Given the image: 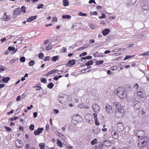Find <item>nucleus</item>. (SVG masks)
<instances>
[{"label": "nucleus", "instance_id": "obj_1", "mask_svg": "<svg viewBox=\"0 0 149 149\" xmlns=\"http://www.w3.org/2000/svg\"><path fill=\"white\" fill-rule=\"evenodd\" d=\"M117 93L120 98H123L127 96V91L125 88L123 87H119L118 88Z\"/></svg>", "mask_w": 149, "mask_h": 149}, {"label": "nucleus", "instance_id": "obj_2", "mask_svg": "<svg viewBox=\"0 0 149 149\" xmlns=\"http://www.w3.org/2000/svg\"><path fill=\"white\" fill-rule=\"evenodd\" d=\"M142 101H137L135 99L131 97L130 99L129 100V102H133L134 106V108L138 109L140 108L141 106V104Z\"/></svg>", "mask_w": 149, "mask_h": 149}, {"label": "nucleus", "instance_id": "obj_3", "mask_svg": "<svg viewBox=\"0 0 149 149\" xmlns=\"http://www.w3.org/2000/svg\"><path fill=\"white\" fill-rule=\"evenodd\" d=\"M124 110L122 109L119 108L116 110L115 112V115L118 118H121L123 117L124 114Z\"/></svg>", "mask_w": 149, "mask_h": 149}, {"label": "nucleus", "instance_id": "obj_4", "mask_svg": "<svg viewBox=\"0 0 149 149\" xmlns=\"http://www.w3.org/2000/svg\"><path fill=\"white\" fill-rule=\"evenodd\" d=\"M81 118L79 116L78 114L72 117V122L75 125L76 124L79 122V119H81Z\"/></svg>", "mask_w": 149, "mask_h": 149}, {"label": "nucleus", "instance_id": "obj_5", "mask_svg": "<svg viewBox=\"0 0 149 149\" xmlns=\"http://www.w3.org/2000/svg\"><path fill=\"white\" fill-rule=\"evenodd\" d=\"M76 61L74 59H72L69 60L67 63L66 64V67H72L74 65L76 62Z\"/></svg>", "mask_w": 149, "mask_h": 149}, {"label": "nucleus", "instance_id": "obj_6", "mask_svg": "<svg viewBox=\"0 0 149 149\" xmlns=\"http://www.w3.org/2000/svg\"><path fill=\"white\" fill-rule=\"evenodd\" d=\"M44 128L42 127L38 128L37 130H35L34 132V134L35 135H39L42 132Z\"/></svg>", "mask_w": 149, "mask_h": 149}, {"label": "nucleus", "instance_id": "obj_7", "mask_svg": "<svg viewBox=\"0 0 149 149\" xmlns=\"http://www.w3.org/2000/svg\"><path fill=\"white\" fill-rule=\"evenodd\" d=\"M92 108L95 112H98L100 109L98 105L96 104H93L92 105Z\"/></svg>", "mask_w": 149, "mask_h": 149}, {"label": "nucleus", "instance_id": "obj_8", "mask_svg": "<svg viewBox=\"0 0 149 149\" xmlns=\"http://www.w3.org/2000/svg\"><path fill=\"white\" fill-rule=\"evenodd\" d=\"M143 12L147 11L149 10V4L147 3L145 4L142 6L141 8Z\"/></svg>", "mask_w": 149, "mask_h": 149}, {"label": "nucleus", "instance_id": "obj_9", "mask_svg": "<svg viewBox=\"0 0 149 149\" xmlns=\"http://www.w3.org/2000/svg\"><path fill=\"white\" fill-rule=\"evenodd\" d=\"M22 142L19 139H18L16 142V146L18 148H20L22 147Z\"/></svg>", "mask_w": 149, "mask_h": 149}, {"label": "nucleus", "instance_id": "obj_10", "mask_svg": "<svg viewBox=\"0 0 149 149\" xmlns=\"http://www.w3.org/2000/svg\"><path fill=\"white\" fill-rule=\"evenodd\" d=\"M105 108L107 113H110L112 111V107L111 106L109 105H107L105 107Z\"/></svg>", "mask_w": 149, "mask_h": 149}, {"label": "nucleus", "instance_id": "obj_11", "mask_svg": "<svg viewBox=\"0 0 149 149\" xmlns=\"http://www.w3.org/2000/svg\"><path fill=\"white\" fill-rule=\"evenodd\" d=\"M123 126L121 123H118L117 125V130L118 131H121L123 130Z\"/></svg>", "mask_w": 149, "mask_h": 149}, {"label": "nucleus", "instance_id": "obj_12", "mask_svg": "<svg viewBox=\"0 0 149 149\" xmlns=\"http://www.w3.org/2000/svg\"><path fill=\"white\" fill-rule=\"evenodd\" d=\"M138 96L141 98H144L145 96V95L144 93L142 91H139L137 92Z\"/></svg>", "mask_w": 149, "mask_h": 149}, {"label": "nucleus", "instance_id": "obj_13", "mask_svg": "<svg viewBox=\"0 0 149 149\" xmlns=\"http://www.w3.org/2000/svg\"><path fill=\"white\" fill-rule=\"evenodd\" d=\"M14 14L17 15H19L21 13L20 9L19 8H16L13 11Z\"/></svg>", "mask_w": 149, "mask_h": 149}, {"label": "nucleus", "instance_id": "obj_14", "mask_svg": "<svg viewBox=\"0 0 149 149\" xmlns=\"http://www.w3.org/2000/svg\"><path fill=\"white\" fill-rule=\"evenodd\" d=\"M111 134L113 138L115 139H117L118 137V134L116 133L115 131H112L111 132Z\"/></svg>", "mask_w": 149, "mask_h": 149}, {"label": "nucleus", "instance_id": "obj_15", "mask_svg": "<svg viewBox=\"0 0 149 149\" xmlns=\"http://www.w3.org/2000/svg\"><path fill=\"white\" fill-rule=\"evenodd\" d=\"M110 30L108 29H104L102 32L103 35L104 36H106L108 35L109 33Z\"/></svg>", "mask_w": 149, "mask_h": 149}, {"label": "nucleus", "instance_id": "obj_16", "mask_svg": "<svg viewBox=\"0 0 149 149\" xmlns=\"http://www.w3.org/2000/svg\"><path fill=\"white\" fill-rule=\"evenodd\" d=\"M36 16H32L31 17H29L27 20V21L28 22H30L33 20L36 19Z\"/></svg>", "mask_w": 149, "mask_h": 149}, {"label": "nucleus", "instance_id": "obj_17", "mask_svg": "<svg viewBox=\"0 0 149 149\" xmlns=\"http://www.w3.org/2000/svg\"><path fill=\"white\" fill-rule=\"evenodd\" d=\"M110 143L109 140H106L103 141V145L105 146H109Z\"/></svg>", "mask_w": 149, "mask_h": 149}, {"label": "nucleus", "instance_id": "obj_18", "mask_svg": "<svg viewBox=\"0 0 149 149\" xmlns=\"http://www.w3.org/2000/svg\"><path fill=\"white\" fill-rule=\"evenodd\" d=\"M113 105L116 106V108L117 109L120 108V107H121L120 104L117 102H114L113 103Z\"/></svg>", "mask_w": 149, "mask_h": 149}, {"label": "nucleus", "instance_id": "obj_19", "mask_svg": "<svg viewBox=\"0 0 149 149\" xmlns=\"http://www.w3.org/2000/svg\"><path fill=\"white\" fill-rule=\"evenodd\" d=\"M93 131L94 133L97 134L100 132V130L97 127H95L94 129L93 130Z\"/></svg>", "mask_w": 149, "mask_h": 149}, {"label": "nucleus", "instance_id": "obj_20", "mask_svg": "<svg viewBox=\"0 0 149 149\" xmlns=\"http://www.w3.org/2000/svg\"><path fill=\"white\" fill-rule=\"evenodd\" d=\"M147 141H145L144 139H141L140 141V143H141L144 146H146L147 143Z\"/></svg>", "mask_w": 149, "mask_h": 149}, {"label": "nucleus", "instance_id": "obj_21", "mask_svg": "<svg viewBox=\"0 0 149 149\" xmlns=\"http://www.w3.org/2000/svg\"><path fill=\"white\" fill-rule=\"evenodd\" d=\"M63 5L65 6H66L69 5V3L68 0H63Z\"/></svg>", "mask_w": 149, "mask_h": 149}, {"label": "nucleus", "instance_id": "obj_22", "mask_svg": "<svg viewBox=\"0 0 149 149\" xmlns=\"http://www.w3.org/2000/svg\"><path fill=\"white\" fill-rule=\"evenodd\" d=\"M59 58L58 56H55L52 57V60L53 62H56L57 60H58Z\"/></svg>", "mask_w": 149, "mask_h": 149}, {"label": "nucleus", "instance_id": "obj_23", "mask_svg": "<svg viewBox=\"0 0 149 149\" xmlns=\"http://www.w3.org/2000/svg\"><path fill=\"white\" fill-rule=\"evenodd\" d=\"M10 80V77H7L3 78L2 80L4 82L6 83L8 82Z\"/></svg>", "mask_w": 149, "mask_h": 149}, {"label": "nucleus", "instance_id": "obj_24", "mask_svg": "<svg viewBox=\"0 0 149 149\" xmlns=\"http://www.w3.org/2000/svg\"><path fill=\"white\" fill-rule=\"evenodd\" d=\"M57 145L58 146L60 147H62L63 146L62 143L59 139H57Z\"/></svg>", "mask_w": 149, "mask_h": 149}, {"label": "nucleus", "instance_id": "obj_25", "mask_svg": "<svg viewBox=\"0 0 149 149\" xmlns=\"http://www.w3.org/2000/svg\"><path fill=\"white\" fill-rule=\"evenodd\" d=\"M45 145V143H42L39 144V147L40 149H44Z\"/></svg>", "mask_w": 149, "mask_h": 149}, {"label": "nucleus", "instance_id": "obj_26", "mask_svg": "<svg viewBox=\"0 0 149 149\" xmlns=\"http://www.w3.org/2000/svg\"><path fill=\"white\" fill-rule=\"evenodd\" d=\"M104 62L103 60L100 61H97L95 62V64L97 65H99L101 64Z\"/></svg>", "mask_w": 149, "mask_h": 149}, {"label": "nucleus", "instance_id": "obj_27", "mask_svg": "<svg viewBox=\"0 0 149 149\" xmlns=\"http://www.w3.org/2000/svg\"><path fill=\"white\" fill-rule=\"evenodd\" d=\"M62 17L64 19H70L71 18V16L69 15H63L62 16Z\"/></svg>", "mask_w": 149, "mask_h": 149}, {"label": "nucleus", "instance_id": "obj_28", "mask_svg": "<svg viewBox=\"0 0 149 149\" xmlns=\"http://www.w3.org/2000/svg\"><path fill=\"white\" fill-rule=\"evenodd\" d=\"M35 64V62L33 60H31L28 63L29 66H33Z\"/></svg>", "mask_w": 149, "mask_h": 149}, {"label": "nucleus", "instance_id": "obj_29", "mask_svg": "<svg viewBox=\"0 0 149 149\" xmlns=\"http://www.w3.org/2000/svg\"><path fill=\"white\" fill-rule=\"evenodd\" d=\"M58 70L57 69H53L49 72V74L50 75L58 71Z\"/></svg>", "mask_w": 149, "mask_h": 149}, {"label": "nucleus", "instance_id": "obj_30", "mask_svg": "<svg viewBox=\"0 0 149 149\" xmlns=\"http://www.w3.org/2000/svg\"><path fill=\"white\" fill-rule=\"evenodd\" d=\"M93 63V61L92 60L89 61L88 62L86 63L85 65H86L89 66L92 65Z\"/></svg>", "mask_w": 149, "mask_h": 149}, {"label": "nucleus", "instance_id": "obj_31", "mask_svg": "<svg viewBox=\"0 0 149 149\" xmlns=\"http://www.w3.org/2000/svg\"><path fill=\"white\" fill-rule=\"evenodd\" d=\"M54 86V84L52 82H50L47 85V87L49 88L52 89Z\"/></svg>", "mask_w": 149, "mask_h": 149}, {"label": "nucleus", "instance_id": "obj_32", "mask_svg": "<svg viewBox=\"0 0 149 149\" xmlns=\"http://www.w3.org/2000/svg\"><path fill=\"white\" fill-rule=\"evenodd\" d=\"M58 97H59V98L58 99V100L59 102L60 103H62V101L64 97L61 96L60 95H59V96Z\"/></svg>", "mask_w": 149, "mask_h": 149}, {"label": "nucleus", "instance_id": "obj_33", "mask_svg": "<svg viewBox=\"0 0 149 149\" xmlns=\"http://www.w3.org/2000/svg\"><path fill=\"white\" fill-rule=\"evenodd\" d=\"M52 45L51 44H49L48 46L46 47V49L47 51L49 50L52 49Z\"/></svg>", "mask_w": 149, "mask_h": 149}, {"label": "nucleus", "instance_id": "obj_34", "mask_svg": "<svg viewBox=\"0 0 149 149\" xmlns=\"http://www.w3.org/2000/svg\"><path fill=\"white\" fill-rule=\"evenodd\" d=\"M79 15L81 16L86 17L87 16V14L86 13H83L82 12H79L78 13Z\"/></svg>", "mask_w": 149, "mask_h": 149}, {"label": "nucleus", "instance_id": "obj_35", "mask_svg": "<svg viewBox=\"0 0 149 149\" xmlns=\"http://www.w3.org/2000/svg\"><path fill=\"white\" fill-rule=\"evenodd\" d=\"M7 69L6 67H4L2 65H0V72L1 71L2 72L3 71Z\"/></svg>", "mask_w": 149, "mask_h": 149}, {"label": "nucleus", "instance_id": "obj_36", "mask_svg": "<svg viewBox=\"0 0 149 149\" xmlns=\"http://www.w3.org/2000/svg\"><path fill=\"white\" fill-rule=\"evenodd\" d=\"M26 8L25 6H22L21 8V11L24 13H26Z\"/></svg>", "mask_w": 149, "mask_h": 149}, {"label": "nucleus", "instance_id": "obj_37", "mask_svg": "<svg viewBox=\"0 0 149 149\" xmlns=\"http://www.w3.org/2000/svg\"><path fill=\"white\" fill-rule=\"evenodd\" d=\"M34 125L33 124L29 126V129L31 131L34 130Z\"/></svg>", "mask_w": 149, "mask_h": 149}, {"label": "nucleus", "instance_id": "obj_38", "mask_svg": "<svg viewBox=\"0 0 149 149\" xmlns=\"http://www.w3.org/2000/svg\"><path fill=\"white\" fill-rule=\"evenodd\" d=\"M129 4H133L135 3L136 2V0H128Z\"/></svg>", "mask_w": 149, "mask_h": 149}, {"label": "nucleus", "instance_id": "obj_39", "mask_svg": "<svg viewBox=\"0 0 149 149\" xmlns=\"http://www.w3.org/2000/svg\"><path fill=\"white\" fill-rule=\"evenodd\" d=\"M50 57L49 56H47L45 57L44 59V60L45 61H49L50 60Z\"/></svg>", "mask_w": 149, "mask_h": 149}, {"label": "nucleus", "instance_id": "obj_40", "mask_svg": "<svg viewBox=\"0 0 149 149\" xmlns=\"http://www.w3.org/2000/svg\"><path fill=\"white\" fill-rule=\"evenodd\" d=\"M134 55H133V56H125V58H124V59L123 60H127V59H128V58H132V57H134Z\"/></svg>", "mask_w": 149, "mask_h": 149}, {"label": "nucleus", "instance_id": "obj_41", "mask_svg": "<svg viewBox=\"0 0 149 149\" xmlns=\"http://www.w3.org/2000/svg\"><path fill=\"white\" fill-rule=\"evenodd\" d=\"M8 49L10 51L15 50V48L14 47H9Z\"/></svg>", "mask_w": 149, "mask_h": 149}, {"label": "nucleus", "instance_id": "obj_42", "mask_svg": "<svg viewBox=\"0 0 149 149\" xmlns=\"http://www.w3.org/2000/svg\"><path fill=\"white\" fill-rule=\"evenodd\" d=\"M44 7V5L43 4H40L38 5L37 8L39 9L40 8H43Z\"/></svg>", "mask_w": 149, "mask_h": 149}, {"label": "nucleus", "instance_id": "obj_43", "mask_svg": "<svg viewBox=\"0 0 149 149\" xmlns=\"http://www.w3.org/2000/svg\"><path fill=\"white\" fill-rule=\"evenodd\" d=\"M40 84H38V85H37L36 86H35V87H38V88H37L36 90V91H40L41 89V86H40Z\"/></svg>", "mask_w": 149, "mask_h": 149}, {"label": "nucleus", "instance_id": "obj_44", "mask_svg": "<svg viewBox=\"0 0 149 149\" xmlns=\"http://www.w3.org/2000/svg\"><path fill=\"white\" fill-rule=\"evenodd\" d=\"M20 61L22 62H24L25 61V58L24 56H22L20 58Z\"/></svg>", "mask_w": 149, "mask_h": 149}, {"label": "nucleus", "instance_id": "obj_45", "mask_svg": "<svg viewBox=\"0 0 149 149\" xmlns=\"http://www.w3.org/2000/svg\"><path fill=\"white\" fill-rule=\"evenodd\" d=\"M43 56V54L42 53H40L38 56V58L40 59H42V58Z\"/></svg>", "mask_w": 149, "mask_h": 149}, {"label": "nucleus", "instance_id": "obj_46", "mask_svg": "<svg viewBox=\"0 0 149 149\" xmlns=\"http://www.w3.org/2000/svg\"><path fill=\"white\" fill-rule=\"evenodd\" d=\"M4 127L5 128L7 131L9 132H11V129L10 127H9L6 126H4Z\"/></svg>", "mask_w": 149, "mask_h": 149}, {"label": "nucleus", "instance_id": "obj_47", "mask_svg": "<svg viewBox=\"0 0 149 149\" xmlns=\"http://www.w3.org/2000/svg\"><path fill=\"white\" fill-rule=\"evenodd\" d=\"M97 141V140L96 139L93 140L91 142V143L92 145H93L95 144Z\"/></svg>", "mask_w": 149, "mask_h": 149}, {"label": "nucleus", "instance_id": "obj_48", "mask_svg": "<svg viewBox=\"0 0 149 149\" xmlns=\"http://www.w3.org/2000/svg\"><path fill=\"white\" fill-rule=\"evenodd\" d=\"M41 81L42 83H45L47 82V80L45 78H42L41 79Z\"/></svg>", "mask_w": 149, "mask_h": 149}, {"label": "nucleus", "instance_id": "obj_49", "mask_svg": "<svg viewBox=\"0 0 149 149\" xmlns=\"http://www.w3.org/2000/svg\"><path fill=\"white\" fill-rule=\"evenodd\" d=\"M138 147L140 148H143L144 146L141 143H140V141L138 143Z\"/></svg>", "mask_w": 149, "mask_h": 149}, {"label": "nucleus", "instance_id": "obj_50", "mask_svg": "<svg viewBox=\"0 0 149 149\" xmlns=\"http://www.w3.org/2000/svg\"><path fill=\"white\" fill-rule=\"evenodd\" d=\"M91 116V115L89 114H86L85 116V118H86V120L87 119V120H88V119L89 118V117H90Z\"/></svg>", "mask_w": 149, "mask_h": 149}, {"label": "nucleus", "instance_id": "obj_51", "mask_svg": "<svg viewBox=\"0 0 149 149\" xmlns=\"http://www.w3.org/2000/svg\"><path fill=\"white\" fill-rule=\"evenodd\" d=\"M99 55V53L96 52L95 54H93V56L95 57H98V56Z\"/></svg>", "mask_w": 149, "mask_h": 149}, {"label": "nucleus", "instance_id": "obj_52", "mask_svg": "<svg viewBox=\"0 0 149 149\" xmlns=\"http://www.w3.org/2000/svg\"><path fill=\"white\" fill-rule=\"evenodd\" d=\"M52 21L54 22H56L57 21V18L56 17H53L52 18Z\"/></svg>", "mask_w": 149, "mask_h": 149}, {"label": "nucleus", "instance_id": "obj_53", "mask_svg": "<svg viewBox=\"0 0 149 149\" xmlns=\"http://www.w3.org/2000/svg\"><path fill=\"white\" fill-rule=\"evenodd\" d=\"M125 62H122L120 63H119V67H122L124 66L125 65Z\"/></svg>", "mask_w": 149, "mask_h": 149}, {"label": "nucleus", "instance_id": "obj_54", "mask_svg": "<svg viewBox=\"0 0 149 149\" xmlns=\"http://www.w3.org/2000/svg\"><path fill=\"white\" fill-rule=\"evenodd\" d=\"M103 145H104L103 144V143L102 142H101L100 143L99 145H98V146H99L98 147H99L100 148H101L103 147Z\"/></svg>", "mask_w": 149, "mask_h": 149}, {"label": "nucleus", "instance_id": "obj_55", "mask_svg": "<svg viewBox=\"0 0 149 149\" xmlns=\"http://www.w3.org/2000/svg\"><path fill=\"white\" fill-rule=\"evenodd\" d=\"M94 120H95V125H99L100 124L98 122L97 118Z\"/></svg>", "mask_w": 149, "mask_h": 149}, {"label": "nucleus", "instance_id": "obj_56", "mask_svg": "<svg viewBox=\"0 0 149 149\" xmlns=\"http://www.w3.org/2000/svg\"><path fill=\"white\" fill-rule=\"evenodd\" d=\"M142 55L143 56L149 55V52L142 54Z\"/></svg>", "mask_w": 149, "mask_h": 149}, {"label": "nucleus", "instance_id": "obj_57", "mask_svg": "<svg viewBox=\"0 0 149 149\" xmlns=\"http://www.w3.org/2000/svg\"><path fill=\"white\" fill-rule=\"evenodd\" d=\"M134 45L133 44H127L126 45L127 47H133Z\"/></svg>", "mask_w": 149, "mask_h": 149}, {"label": "nucleus", "instance_id": "obj_58", "mask_svg": "<svg viewBox=\"0 0 149 149\" xmlns=\"http://www.w3.org/2000/svg\"><path fill=\"white\" fill-rule=\"evenodd\" d=\"M107 74L109 75H111L113 74V73H112V72L110 70H108L107 71Z\"/></svg>", "mask_w": 149, "mask_h": 149}, {"label": "nucleus", "instance_id": "obj_59", "mask_svg": "<svg viewBox=\"0 0 149 149\" xmlns=\"http://www.w3.org/2000/svg\"><path fill=\"white\" fill-rule=\"evenodd\" d=\"M60 137L63 140H65L66 138V137L63 135H61V136H60Z\"/></svg>", "mask_w": 149, "mask_h": 149}, {"label": "nucleus", "instance_id": "obj_60", "mask_svg": "<svg viewBox=\"0 0 149 149\" xmlns=\"http://www.w3.org/2000/svg\"><path fill=\"white\" fill-rule=\"evenodd\" d=\"M90 4H91L92 3H94L95 4H96V3L95 1V0H90L88 2Z\"/></svg>", "mask_w": 149, "mask_h": 149}, {"label": "nucleus", "instance_id": "obj_61", "mask_svg": "<svg viewBox=\"0 0 149 149\" xmlns=\"http://www.w3.org/2000/svg\"><path fill=\"white\" fill-rule=\"evenodd\" d=\"M38 113L37 112H35L33 113V116L34 118H36L37 116Z\"/></svg>", "mask_w": 149, "mask_h": 149}, {"label": "nucleus", "instance_id": "obj_62", "mask_svg": "<svg viewBox=\"0 0 149 149\" xmlns=\"http://www.w3.org/2000/svg\"><path fill=\"white\" fill-rule=\"evenodd\" d=\"M86 57V59H90L92 58V57L91 56H87L85 57Z\"/></svg>", "mask_w": 149, "mask_h": 149}, {"label": "nucleus", "instance_id": "obj_63", "mask_svg": "<svg viewBox=\"0 0 149 149\" xmlns=\"http://www.w3.org/2000/svg\"><path fill=\"white\" fill-rule=\"evenodd\" d=\"M17 40L19 42H20L23 41L24 40V39L22 38H19Z\"/></svg>", "mask_w": 149, "mask_h": 149}, {"label": "nucleus", "instance_id": "obj_64", "mask_svg": "<svg viewBox=\"0 0 149 149\" xmlns=\"http://www.w3.org/2000/svg\"><path fill=\"white\" fill-rule=\"evenodd\" d=\"M133 87L135 88H136L137 89L139 87V85L137 84H135V85L133 86Z\"/></svg>", "mask_w": 149, "mask_h": 149}]
</instances>
